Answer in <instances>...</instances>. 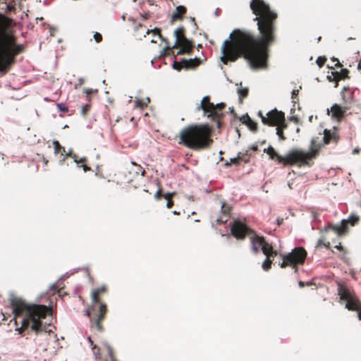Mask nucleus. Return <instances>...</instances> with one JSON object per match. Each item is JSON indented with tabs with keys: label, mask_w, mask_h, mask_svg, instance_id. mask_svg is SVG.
I'll return each instance as SVG.
<instances>
[{
	"label": "nucleus",
	"mask_w": 361,
	"mask_h": 361,
	"mask_svg": "<svg viewBox=\"0 0 361 361\" xmlns=\"http://www.w3.org/2000/svg\"><path fill=\"white\" fill-rule=\"evenodd\" d=\"M250 8L255 15L259 36L245 29H234L221 48V61L227 65L245 59L252 68L265 66L269 47L276 40L277 13L263 0H252Z\"/></svg>",
	"instance_id": "1"
},
{
	"label": "nucleus",
	"mask_w": 361,
	"mask_h": 361,
	"mask_svg": "<svg viewBox=\"0 0 361 361\" xmlns=\"http://www.w3.org/2000/svg\"><path fill=\"white\" fill-rule=\"evenodd\" d=\"M11 306L15 315V323L17 324L16 318L24 315L21 321V326L16 328V331L21 334L25 330L30 328L36 334L42 332H49L50 324H43L42 319L47 316H51V308L43 305L27 304L20 298L14 297L11 299Z\"/></svg>",
	"instance_id": "2"
},
{
	"label": "nucleus",
	"mask_w": 361,
	"mask_h": 361,
	"mask_svg": "<svg viewBox=\"0 0 361 361\" xmlns=\"http://www.w3.org/2000/svg\"><path fill=\"white\" fill-rule=\"evenodd\" d=\"M212 133L208 123L188 125L179 132L178 143L195 151L208 149L214 142Z\"/></svg>",
	"instance_id": "3"
},
{
	"label": "nucleus",
	"mask_w": 361,
	"mask_h": 361,
	"mask_svg": "<svg viewBox=\"0 0 361 361\" xmlns=\"http://www.w3.org/2000/svg\"><path fill=\"white\" fill-rule=\"evenodd\" d=\"M11 22V18L0 13V58H4L14 66L16 56L23 52L24 47L17 44L13 35L6 32Z\"/></svg>",
	"instance_id": "4"
},
{
	"label": "nucleus",
	"mask_w": 361,
	"mask_h": 361,
	"mask_svg": "<svg viewBox=\"0 0 361 361\" xmlns=\"http://www.w3.org/2000/svg\"><path fill=\"white\" fill-rule=\"evenodd\" d=\"M106 290L105 286L94 289L92 291V305L85 311V315L90 321V329L95 334L102 333L104 330L102 322L106 317L107 307L106 304L102 302L100 295L106 293Z\"/></svg>",
	"instance_id": "5"
},
{
	"label": "nucleus",
	"mask_w": 361,
	"mask_h": 361,
	"mask_svg": "<svg viewBox=\"0 0 361 361\" xmlns=\"http://www.w3.org/2000/svg\"><path fill=\"white\" fill-rule=\"evenodd\" d=\"M225 108V103L221 102L215 105L210 102L209 96H205L202 98L197 109L202 110L204 114L212 121L216 122L217 128H220L221 126V119L224 116Z\"/></svg>",
	"instance_id": "6"
},
{
	"label": "nucleus",
	"mask_w": 361,
	"mask_h": 361,
	"mask_svg": "<svg viewBox=\"0 0 361 361\" xmlns=\"http://www.w3.org/2000/svg\"><path fill=\"white\" fill-rule=\"evenodd\" d=\"M314 159L312 153H307L306 152L294 149L290 151L285 157L283 165L298 166H310V161Z\"/></svg>",
	"instance_id": "7"
},
{
	"label": "nucleus",
	"mask_w": 361,
	"mask_h": 361,
	"mask_svg": "<svg viewBox=\"0 0 361 361\" xmlns=\"http://www.w3.org/2000/svg\"><path fill=\"white\" fill-rule=\"evenodd\" d=\"M307 252L302 247H297L286 255H283V262L279 264L281 268L291 267L295 270L298 265H302L307 257Z\"/></svg>",
	"instance_id": "8"
},
{
	"label": "nucleus",
	"mask_w": 361,
	"mask_h": 361,
	"mask_svg": "<svg viewBox=\"0 0 361 361\" xmlns=\"http://www.w3.org/2000/svg\"><path fill=\"white\" fill-rule=\"evenodd\" d=\"M338 293L341 300L346 302L345 307L352 311L361 309V303L355 295L354 291L348 288L346 284L339 283L338 286Z\"/></svg>",
	"instance_id": "9"
},
{
	"label": "nucleus",
	"mask_w": 361,
	"mask_h": 361,
	"mask_svg": "<svg viewBox=\"0 0 361 361\" xmlns=\"http://www.w3.org/2000/svg\"><path fill=\"white\" fill-rule=\"evenodd\" d=\"M87 339L92 346L95 359L97 361H116L114 350L110 345L107 343H104V348L102 351L97 345L93 344V341L90 336H89Z\"/></svg>",
	"instance_id": "10"
},
{
	"label": "nucleus",
	"mask_w": 361,
	"mask_h": 361,
	"mask_svg": "<svg viewBox=\"0 0 361 361\" xmlns=\"http://www.w3.org/2000/svg\"><path fill=\"white\" fill-rule=\"evenodd\" d=\"M250 240L251 250L254 254H258L260 250L263 254H267L274 249L272 245L267 242L264 236L259 235L255 231L250 235Z\"/></svg>",
	"instance_id": "11"
},
{
	"label": "nucleus",
	"mask_w": 361,
	"mask_h": 361,
	"mask_svg": "<svg viewBox=\"0 0 361 361\" xmlns=\"http://www.w3.org/2000/svg\"><path fill=\"white\" fill-rule=\"evenodd\" d=\"M230 226L231 234L238 240H243L247 235H251L255 231L239 220H235Z\"/></svg>",
	"instance_id": "12"
},
{
	"label": "nucleus",
	"mask_w": 361,
	"mask_h": 361,
	"mask_svg": "<svg viewBox=\"0 0 361 361\" xmlns=\"http://www.w3.org/2000/svg\"><path fill=\"white\" fill-rule=\"evenodd\" d=\"M286 122L285 114L274 109L267 114L266 118H262V123L269 126H276Z\"/></svg>",
	"instance_id": "13"
},
{
	"label": "nucleus",
	"mask_w": 361,
	"mask_h": 361,
	"mask_svg": "<svg viewBox=\"0 0 361 361\" xmlns=\"http://www.w3.org/2000/svg\"><path fill=\"white\" fill-rule=\"evenodd\" d=\"M360 219L356 215H350L348 219H343L340 225H332L331 228L338 235H343L348 231V225L355 226Z\"/></svg>",
	"instance_id": "14"
},
{
	"label": "nucleus",
	"mask_w": 361,
	"mask_h": 361,
	"mask_svg": "<svg viewBox=\"0 0 361 361\" xmlns=\"http://www.w3.org/2000/svg\"><path fill=\"white\" fill-rule=\"evenodd\" d=\"M71 157L73 159L74 162L77 164L78 167H82L85 172H87L91 171V168L87 165V159L86 157H80L78 154L73 153L71 151L68 152L60 160V164H63L65 160L68 158Z\"/></svg>",
	"instance_id": "15"
},
{
	"label": "nucleus",
	"mask_w": 361,
	"mask_h": 361,
	"mask_svg": "<svg viewBox=\"0 0 361 361\" xmlns=\"http://www.w3.org/2000/svg\"><path fill=\"white\" fill-rule=\"evenodd\" d=\"M349 71L347 68H343L340 72L331 71L330 74L327 75V79L329 82H335V87L338 86V82L341 80L349 78Z\"/></svg>",
	"instance_id": "16"
},
{
	"label": "nucleus",
	"mask_w": 361,
	"mask_h": 361,
	"mask_svg": "<svg viewBox=\"0 0 361 361\" xmlns=\"http://www.w3.org/2000/svg\"><path fill=\"white\" fill-rule=\"evenodd\" d=\"M339 139L340 137L336 128H334L332 130L324 129L323 141L325 145L337 144Z\"/></svg>",
	"instance_id": "17"
},
{
	"label": "nucleus",
	"mask_w": 361,
	"mask_h": 361,
	"mask_svg": "<svg viewBox=\"0 0 361 361\" xmlns=\"http://www.w3.org/2000/svg\"><path fill=\"white\" fill-rule=\"evenodd\" d=\"M348 109V107L347 106H341L337 104H334L331 107V110L329 111L328 109L327 111L329 115L331 112V117L340 121L345 116V112Z\"/></svg>",
	"instance_id": "18"
},
{
	"label": "nucleus",
	"mask_w": 361,
	"mask_h": 361,
	"mask_svg": "<svg viewBox=\"0 0 361 361\" xmlns=\"http://www.w3.org/2000/svg\"><path fill=\"white\" fill-rule=\"evenodd\" d=\"M157 185H159V189L154 194V198L157 200H161L162 197L166 199L167 200L166 207L167 208L170 209L171 208L174 203L173 200V197L176 195L175 192H167L166 194L162 193V188L160 186L159 182H157Z\"/></svg>",
	"instance_id": "19"
},
{
	"label": "nucleus",
	"mask_w": 361,
	"mask_h": 361,
	"mask_svg": "<svg viewBox=\"0 0 361 361\" xmlns=\"http://www.w3.org/2000/svg\"><path fill=\"white\" fill-rule=\"evenodd\" d=\"M187 13V8L184 6H178L176 8L175 11L173 12L171 19L170 23L173 24L176 21H180L183 19L184 16Z\"/></svg>",
	"instance_id": "20"
},
{
	"label": "nucleus",
	"mask_w": 361,
	"mask_h": 361,
	"mask_svg": "<svg viewBox=\"0 0 361 361\" xmlns=\"http://www.w3.org/2000/svg\"><path fill=\"white\" fill-rule=\"evenodd\" d=\"M231 207L227 204L225 202L221 203V213L222 216L216 219L218 224H225L228 221L230 218Z\"/></svg>",
	"instance_id": "21"
},
{
	"label": "nucleus",
	"mask_w": 361,
	"mask_h": 361,
	"mask_svg": "<svg viewBox=\"0 0 361 361\" xmlns=\"http://www.w3.org/2000/svg\"><path fill=\"white\" fill-rule=\"evenodd\" d=\"M266 256L265 260L263 262L262 264V267L263 270L265 271H269L271 268V264L273 262V258L278 255V252L274 249L271 250V251L268 252L267 254H264Z\"/></svg>",
	"instance_id": "22"
},
{
	"label": "nucleus",
	"mask_w": 361,
	"mask_h": 361,
	"mask_svg": "<svg viewBox=\"0 0 361 361\" xmlns=\"http://www.w3.org/2000/svg\"><path fill=\"white\" fill-rule=\"evenodd\" d=\"M240 121L243 124L246 125L251 131H252L254 133L257 131V130H258L257 123L256 122L253 121L247 114L245 115H243L240 118Z\"/></svg>",
	"instance_id": "23"
},
{
	"label": "nucleus",
	"mask_w": 361,
	"mask_h": 361,
	"mask_svg": "<svg viewBox=\"0 0 361 361\" xmlns=\"http://www.w3.org/2000/svg\"><path fill=\"white\" fill-rule=\"evenodd\" d=\"M264 152L267 153L269 156L270 159H274L280 164H283L284 157L279 155L273 147L269 146L268 148L264 149Z\"/></svg>",
	"instance_id": "24"
},
{
	"label": "nucleus",
	"mask_w": 361,
	"mask_h": 361,
	"mask_svg": "<svg viewBox=\"0 0 361 361\" xmlns=\"http://www.w3.org/2000/svg\"><path fill=\"white\" fill-rule=\"evenodd\" d=\"M178 47L180 48L178 54H189L193 49V44L189 39H187L178 46Z\"/></svg>",
	"instance_id": "25"
},
{
	"label": "nucleus",
	"mask_w": 361,
	"mask_h": 361,
	"mask_svg": "<svg viewBox=\"0 0 361 361\" xmlns=\"http://www.w3.org/2000/svg\"><path fill=\"white\" fill-rule=\"evenodd\" d=\"M129 173H133L136 176L141 175V176H145L146 171L140 165L132 161L131 168L129 169Z\"/></svg>",
	"instance_id": "26"
},
{
	"label": "nucleus",
	"mask_w": 361,
	"mask_h": 361,
	"mask_svg": "<svg viewBox=\"0 0 361 361\" xmlns=\"http://www.w3.org/2000/svg\"><path fill=\"white\" fill-rule=\"evenodd\" d=\"M183 63L185 68H195L201 63V60L199 58L183 59Z\"/></svg>",
	"instance_id": "27"
},
{
	"label": "nucleus",
	"mask_w": 361,
	"mask_h": 361,
	"mask_svg": "<svg viewBox=\"0 0 361 361\" xmlns=\"http://www.w3.org/2000/svg\"><path fill=\"white\" fill-rule=\"evenodd\" d=\"M13 66V65L8 61H6V59H4V58L3 59H1L0 58V73L1 75L6 74Z\"/></svg>",
	"instance_id": "28"
},
{
	"label": "nucleus",
	"mask_w": 361,
	"mask_h": 361,
	"mask_svg": "<svg viewBox=\"0 0 361 361\" xmlns=\"http://www.w3.org/2000/svg\"><path fill=\"white\" fill-rule=\"evenodd\" d=\"M134 102H135V106L136 108H140L141 109H143L147 106L148 104L150 102V99H149V97H146L145 99L135 98Z\"/></svg>",
	"instance_id": "29"
},
{
	"label": "nucleus",
	"mask_w": 361,
	"mask_h": 361,
	"mask_svg": "<svg viewBox=\"0 0 361 361\" xmlns=\"http://www.w3.org/2000/svg\"><path fill=\"white\" fill-rule=\"evenodd\" d=\"M319 149L320 144L318 143L315 139H312L311 140L310 151L306 152L312 153V154H314V158H315L319 154Z\"/></svg>",
	"instance_id": "30"
},
{
	"label": "nucleus",
	"mask_w": 361,
	"mask_h": 361,
	"mask_svg": "<svg viewBox=\"0 0 361 361\" xmlns=\"http://www.w3.org/2000/svg\"><path fill=\"white\" fill-rule=\"evenodd\" d=\"M53 145L54 148V153L61 154V156L62 157V158H63L65 154L67 153L66 152L65 147H62L58 140H54Z\"/></svg>",
	"instance_id": "31"
},
{
	"label": "nucleus",
	"mask_w": 361,
	"mask_h": 361,
	"mask_svg": "<svg viewBox=\"0 0 361 361\" xmlns=\"http://www.w3.org/2000/svg\"><path fill=\"white\" fill-rule=\"evenodd\" d=\"M287 127L288 124L286 122H284L280 125L276 126V134L281 140H285L286 139V137L284 136L283 130L286 129Z\"/></svg>",
	"instance_id": "32"
},
{
	"label": "nucleus",
	"mask_w": 361,
	"mask_h": 361,
	"mask_svg": "<svg viewBox=\"0 0 361 361\" xmlns=\"http://www.w3.org/2000/svg\"><path fill=\"white\" fill-rule=\"evenodd\" d=\"M349 88L347 87H344L342 92L341 96L345 102V104H350L353 99V92L350 93L349 95H346L345 92L348 91Z\"/></svg>",
	"instance_id": "33"
},
{
	"label": "nucleus",
	"mask_w": 361,
	"mask_h": 361,
	"mask_svg": "<svg viewBox=\"0 0 361 361\" xmlns=\"http://www.w3.org/2000/svg\"><path fill=\"white\" fill-rule=\"evenodd\" d=\"M185 29L183 27H180L174 31V34L176 36V41H177V42H179L180 39L182 38L183 37L185 36Z\"/></svg>",
	"instance_id": "34"
},
{
	"label": "nucleus",
	"mask_w": 361,
	"mask_h": 361,
	"mask_svg": "<svg viewBox=\"0 0 361 361\" xmlns=\"http://www.w3.org/2000/svg\"><path fill=\"white\" fill-rule=\"evenodd\" d=\"M248 89L247 87L240 88L238 90V95H239V99L240 103L243 102V98L246 97L248 94Z\"/></svg>",
	"instance_id": "35"
},
{
	"label": "nucleus",
	"mask_w": 361,
	"mask_h": 361,
	"mask_svg": "<svg viewBox=\"0 0 361 361\" xmlns=\"http://www.w3.org/2000/svg\"><path fill=\"white\" fill-rule=\"evenodd\" d=\"M243 160V157L240 156V153L236 158H233L230 159V163H226V166H230L231 164H239L241 161Z\"/></svg>",
	"instance_id": "36"
},
{
	"label": "nucleus",
	"mask_w": 361,
	"mask_h": 361,
	"mask_svg": "<svg viewBox=\"0 0 361 361\" xmlns=\"http://www.w3.org/2000/svg\"><path fill=\"white\" fill-rule=\"evenodd\" d=\"M326 58L325 56H319L316 61L317 64L319 68H322L326 63Z\"/></svg>",
	"instance_id": "37"
},
{
	"label": "nucleus",
	"mask_w": 361,
	"mask_h": 361,
	"mask_svg": "<svg viewBox=\"0 0 361 361\" xmlns=\"http://www.w3.org/2000/svg\"><path fill=\"white\" fill-rule=\"evenodd\" d=\"M149 32H152L154 35H159V37L162 39V40H164L163 38H162V36H161V30L159 29V28H154V30H147L146 31V34H149Z\"/></svg>",
	"instance_id": "38"
},
{
	"label": "nucleus",
	"mask_w": 361,
	"mask_h": 361,
	"mask_svg": "<svg viewBox=\"0 0 361 361\" xmlns=\"http://www.w3.org/2000/svg\"><path fill=\"white\" fill-rule=\"evenodd\" d=\"M56 106L58 109L63 113H66L68 111V106L63 103H59Z\"/></svg>",
	"instance_id": "39"
},
{
	"label": "nucleus",
	"mask_w": 361,
	"mask_h": 361,
	"mask_svg": "<svg viewBox=\"0 0 361 361\" xmlns=\"http://www.w3.org/2000/svg\"><path fill=\"white\" fill-rule=\"evenodd\" d=\"M173 67L178 71H180L183 68H184L183 60L180 62L174 61Z\"/></svg>",
	"instance_id": "40"
},
{
	"label": "nucleus",
	"mask_w": 361,
	"mask_h": 361,
	"mask_svg": "<svg viewBox=\"0 0 361 361\" xmlns=\"http://www.w3.org/2000/svg\"><path fill=\"white\" fill-rule=\"evenodd\" d=\"M94 40H95V42L97 43H99V42H101L102 41L103 37H102V35L100 33L96 32L94 34Z\"/></svg>",
	"instance_id": "41"
},
{
	"label": "nucleus",
	"mask_w": 361,
	"mask_h": 361,
	"mask_svg": "<svg viewBox=\"0 0 361 361\" xmlns=\"http://www.w3.org/2000/svg\"><path fill=\"white\" fill-rule=\"evenodd\" d=\"M298 93H299V90H293V92H292V99H293V102L295 103L296 102V100H298Z\"/></svg>",
	"instance_id": "42"
},
{
	"label": "nucleus",
	"mask_w": 361,
	"mask_h": 361,
	"mask_svg": "<svg viewBox=\"0 0 361 361\" xmlns=\"http://www.w3.org/2000/svg\"><path fill=\"white\" fill-rule=\"evenodd\" d=\"M90 109V105L86 104L82 109V114L86 115Z\"/></svg>",
	"instance_id": "43"
},
{
	"label": "nucleus",
	"mask_w": 361,
	"mask_h": 361,
	"mask_svg": "<svg viewBox=\"0 0 361 361\" xmlns=\"http://www.w3.org/2000/svg\"><path fill=\"white\" fill-rule=\"evenodd\" d=\"M187 39H188L186 38V37L184 36V37H183L182 38L180 39V42H177V41H176L174 47H178V46H179L183 42H185Z\"/></svg>",
	"instance_id": "44"
},
{
	"label": "nucleus",
	"mask_w": 361,
	"mask_h": 361,
	"mask_svg": "<svg viewBox=\"0 0 361 361\" xmlns=\"http://www.w3.org/2000/svg\"><path fill=\"white\" fill-rule=\"evenodd\" d=\"M331 60H332L333 61H336V63H335V66H336V67H341V66H342V64L339 62V61H338L337 59H336V58L333 57V58L331 59Z\"/></svg>",
	"instance_id": "45"
},
{
	"label": "nucleus",
	"mask_w": 361,
	"mask_h": 361,
	"mask_svg": "<svg viewBox=\"0 0 361 361\" xmlns=\"http://www.w3.org/2000/svg\"><path fill=\"white\" fill-rule=\"evenodd\" d=\"M93 90L92 89H85L84 92L87 94V96H89L93 92Z\"/></svg>",
	"instance_id": "46"
},
{
	"label": "nucleus",
	"mask_w": 361,
	"mask_h": 361,
	"mask_svg": "<svg viewBox=\"0 0 361 361\" xmlns=\"http://www.w3.org/2000/svg\"><path fill=\"white\" fill-rule=\"evenodd\" d=\"M258 116L261 118L262 121V118H266L267 117V116H265L263 115V114H262V112L261 111H259L258 112Z\"/></svg>",
	"instance_id": "47"
},
{
	"label": "nucleus",
	"mask_w": 361,
	"mask_h": 361,
	"mask_svg": "<svg viewBox=\"0 0 361 361\" xmlns=\"http://www.w3.org/2000/svg\"><path fill=\"white\" fill-rule=\"evenodd\" d=\"M142 25L140 23H139L137 25H136L135 27V30L137 31L139 28H142Z\"/></svg>",
	"instance_id": "48"
},
{
	"label": "nucleus",
	"mask_w": 361,
	"mask_h": 361,
	"mask_svg": "<svg viewBox=\"0 0 361 361\" xmlns=\"http://www.w3.org/2000/svg\"><path fill=\"white\" fill-rule=\"evenodd\" d=\"M250 149L253 151H257L258 150V147L257 145H252Z\"/></svg>",
	"instance_id": "49"
},
{
	"label": "nucleus",
	"mask_w": 361,
	"mask_h": 361,
	"mask_svg": "<svg viewBox=\"0 0 361 361\" xmlns=\"http://www.w3.org/2000/svg\"><path fill=\"white\" fill-rule=\"evenodd\" d=\"M357 311V317H358L359 319L361 320V308Z\"/></svg>",
	"instance_id": "50"
},
{
	"label": "nucleus",
	"mask_w": 361,
	"mask_h": 361,
	"mask_svg": "<svg viewBox=\"0 0 361 361\" xmlns=\"http://www.w3.org/2000/svg\"><path fill=\"white\" fill-rule=\"evenodd\" d=\"M299 286H300V287H301V288L304 287V286H305L304 282H302V281H300V282H299Z\"/></svg>",
	"instance_id": "51"
},
{
	"label": "nucleus",
	"mask_w": 361,
	"mask_h": 361,
	"mask_svg": "<svg viewBox=\"0 0 361 361\" xmlns=\"http://www.w3.org/2000/svg\"><path fill=\"white\" fill-rule=\"evenodd\" d=\"M359 151H360L359 149H355L353 150V154H357L359 152Z\"/></svg>",
	"instance_id": "52"
},
{
	"label": "nucleus",
	"mask_w": 361,
	"mask_h": 361,
	"mask_svg": "<svg viewBox=\"0 0 361 361\" xmlns=\"http://www.w3.org/2000/svg\"><path fill=\"white\" fill-rule=\"evenodd\" d=\"M142 17L143 18V19H147V14L143 15V16H142Z\"/></svg>",
	"instance_id": "53"
},
{
	"label": "nucleus",
	"mask_w": 361,
	"mask_h": 361,
	"mask_svg": "<svg viewBox=\"0 0 361 361\" xmlns=\"http://www.w3.org/2000/svg\"><path fill=\"white\" fill-rule=\"evenodd\" d=\"M322 245H325V244H324V243H322V240H319V242H318V245H322Z\"/></svg>",
	"instance_id": "54"
},
{
	"label": "nucleus",
	"mask_w": 361,
	"mask_h": 361,
	"mask_svg": "<svg viewBox=\"0 0 361 361\" xmlns=\"http://www.w3.org/2000/svg\"><path fill=\"white\" fill-rule=\"evenodd\" d=\"M336 248L338 249V250H341L342 247L341 245H338V246H336Z\"/></svg>",
	"instance_id": "55"
},
{
	"label": "nucleus",
	"mask_w": 361,
	"mask_h": 361,
	"mask_svg": "<svg viewBox=\"0 0 361 361\" xmlns=\"http://www.w3.org/2000/svg\"><path fill=\"white\" fill-rule=\"evenodd\" d=\"M173 213L174 214H177V215L180 214V213H179V212H177L176 211H174Z\"/></svg>",
	"instance_id": "56"
},
{
	"label": "nucleus",
	"mask_w": 361,
	"mask_h": 361,
	"mask_svg": "<svg viewBox=\"0 0 361 361\" xmlns=\"http://www.w3.org/2000/svg\"><path fill=\"white\" fill-rule=\"evenodd\" d=\"M82 82H83V79H82V78L80 79V84L81 85V84H82Z\"/></svg>",
	"instance_id": "57"
},
{
	"label": "nucleus",
	"mask_w": 361,
	"mask_h": 361,
	"mask_svg": "<svg viewBox=\"0 0 361 361\" xmlns=\"http://www.w3.org/2000/svg\"><path fill=\"white\" fill-rule=\"evenodd\" d=\"M166 49L167 51L170 50V47H167Z\"/></svg>",
	"instance_id": "58"
},
{
	"label": "nucleus",
	"mask_w": 361,
	"mask_h": 361,
	"mask_svg": "<svg viewBox=\"0 0 361 361\" xmlns=\"http://www.w3.org/2000/svg\"><path fill=\"white\" fill-rule=\"evenodd\" d=\"M47 161H47V160H45V159L44 158V162H45V164H47Z\"/></svg>",
	"instance_id": "59"
},
{
	"label": "nucleus",
	"mask_w": 361,
	"mask_h": 361,
	"mask_svg": "<svg viewBox=\"0 0 361 361\" xmlns=\"http://www.w3.org/2000/svg\"><path fill=\"white\" fill-rule=\"evenodd\" d=\"M321 38H322V37H319L318 38V41H320V40H321Z\"/></svg>",
	"instance_id": "60"
}]
</instances>
